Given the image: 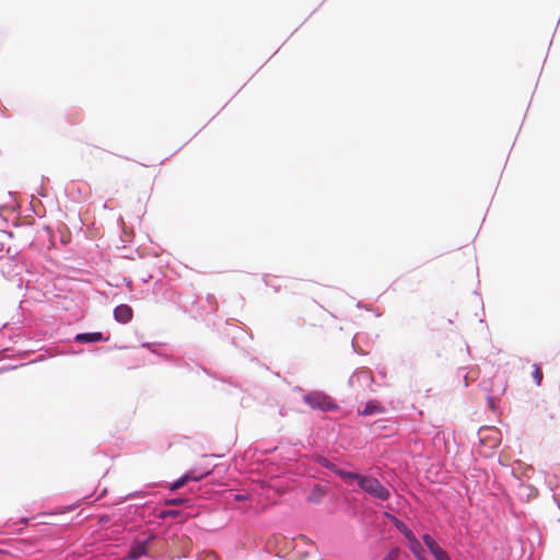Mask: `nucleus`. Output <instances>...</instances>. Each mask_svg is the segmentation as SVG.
Listing matches in <instances>:
<instances>
[{
	"mask_svg": "<svg viewBox=\"0 0 560 560\" xmlns=\"http://www.w3.org/2000/svg\"><path fill=\"white\" fill-rule=\"evenodd\" d=\"M480 454L491 456L493 451L501 444V432L498 428L486 427L478 431Z\"/></svg>",
	"mask_w": 560,
	"mask_h": 560,
	"instance_id": "1",
	"label": "nucleus"
},
{
	"mask_svg": "<svg viewBox=\"0 0 560 560\" xmlns=\"http://www.w3.org/2000/svg\"><path fill=\"white\" fill-rule=\"evenodd\" d=\"M361 490L372 495L375 499H380L382 501H386L390 497V492L386 489L378 479L372 476H365L359 474V477L355 481Z\"/></svg>",
	"mask_w": 560,
	"mask_h": 560,
	"instance_id": "2",
	"label": "nucleus"
},
{
	"mask_svg": "<svg viewBox=\"0 0 560 560\" xmlns=\"http://www.w3.org/2000/svg\"><path fill=\"white\" fill-rule=\"evenodd\" d=\"M304 401L312 408L322 411L337 410V404L328 395L322 393H311L304 396Z\"/></svg>",
	"mask_w": 560,
	"mask_h": 560,
	"instance_id": "3",
	"label": "nucleus"
},
{
	"mask_svg": "<svg viewBox=\"0 0 560 560\" xmlns=\"http://www.w3.org/2000/svg\"><path fill=\"white\" fill-rule=\"evenodd\" d=\"M114 317L121 324L129 323L133 317L132 308L127 304H120L114 310Z\"/></svg>",
	"mask_w": 560,
	"mask_h": 560,
	"instance_id": "4",
	"label": "nucleus"
},
{
	"mask_svg": "<svg viewBox=\"0 0 560 560\" xmlns=\"http://www.w3.org/2000/svg\"><path fill=\"white\" fill-rule=\"evenodd\" d=\"M149 542H150V538L148 540H144V541H136L131 546V548H130V550L128 552L127 559H129V560H137L140 557L144 556L147 553Z\"/></svg>",
	"mask_w": 560,
	"mask_h": 560,
	"instance_id": "5",
	"label": "nucleus"
},
{
	"mask_svg": "<svg viewBox=\"0 0 560 560\" xmlns=\"http://www.w3.org/2000/svg\"><path fill=\"white\" fill-rule=\"evenodd\" d=\"M208 472H205V474H201V475H195L192 471H189L187 474H185L184 476H182L179 479H177L173 486L171 487L172 490H177L179 488H182L186 482L190 481V480H200L202 479L205 476H207Z\"/></svg>",
	"mask_w": 560,
	"mask_h": 560,
	"instance_id": "6",
	"label": "nucleus"
},
{
	"mask_svg": "<svg viewBox=\"0 0 560 560\" xmlns=\"http://www.w3.org/2000/svg\"><path fill=\"white\" fill-rule=\"evenodd\" d=\"M74 340L78 342L90 343V342L103 341L104 337H103L102 332H85V334H78L75 336Z\"/></svg>",
	"mask_w": 560,
	"mask_h": 560,
	"instance_id": "7",
	"label": "nucleus"
},
{
	"mask_svg": "<svg viewBox=\"0 0 560 560\" xmlns=\"http://www.w3.org/2000/svg\"><path fill=\"white\" fill-rule=\"evenodd\" d=\"M326 495V489L323 486L316 485L310 495L307 497V501L310 503L317 504L322 501V499Z\"/></svg>",
	"mask_w": 560,
	"mask_h": 560,
	"instance_id": "8",
	"label": "nucleus"
},
{
	"mask_svg": "<svg viewBox=\"0 0 560 560\" xmlns=\"http://www.w3.org/2000/svg\"><path fill=\"white\" fill-rule=\"evenodd\" d=\"M385 409L383 406H381L378 402L376 401H369L364 409L360 412L361 415L363 416H370V415H374V413H381V412H384Z\"/></svg>",
	"mask_w": 560,
	"mask_h": 560,
	"instance_id": "9",
	"label": "nucleus"
},
{
	"mask_svg": "<svg viewBox=\"0 0 560 560\" xmlns=\"http://www.w3.org/2000/svg\"><path fill=\"white\" fill-rule=\"evenodd\" d=\"M336 475L339 476L343 481L348 483H352L357 481L359 474L358 472H351L343 469H336Z\"/></svg>",
	"mask_w": 560,
	"mask_h": 560,
	"instance_id": "10",
	"label": "nucleus"
},
{
	"mask_svg": "<svg viewBox=\"0 0 560 560\" xmlns=\"http://www.w3.org/2000/svg\"><path fill=\"white\" fill-rule=\"evenodd\" d=\"M409 548L412 551V553L419 559V560H425L422 557V547L421 544L417 538H412L411 541H409Z\"/></svg>",
	"mask_w": 560,
	"mask_h": 560,
	"instance_id": "11",
	"label": "nucleus"
},
{
	"mask_svg": "<svg viewBox=\"0 0 560 560\" xmlns=\"http://www.w3.org/2000/svg\"><path fill=\"white\" fill-rule=\"evenodd\" d=\"M422 539H423V542L425 544V546L432 552V555H434L436 552V550L441 549L440 546L434 541V539L430 535H428V534L423 535Z\"/></svg>",
	"mask_w": 560,
	"mask_h": 560,
	"instance_id": "12",
	"label": "nucleus"
},
{
	"mask_svg": "<svg viewBox=\"0 0 560 560\" xmlns=\"http://www.w3.org/2000/svg\"><path fill=\"white\" fill-rule=\"evenodd\" d=\"M396 527L402 533L408 541H411L412 538H416L413 533L404 523L397 522Z\"/></svg>",
	"mask_w": 560,
	"mask_h": 560,
	"instance_id": "13",
	"label": "nucleus"
},
{
	"mask_svg": "<svg viewBox=\"0 0 560 560\" xmlns=\"http://www.w3.org/2000/svg\"><path fill=\"white\" fill-rule=\"evenodd\" d=\"M533 378L537 386H539L541 384L542 371L538 364L533 365Z\"/></svg>",
	"mask_w": 560,
	"mask_h": 560,
	"instance_id": "14",
	"label": "nucleus"
},
{
	"mask_svg": "<svg viewBox=\"0 0 560 560\" xmlns=\"http://www.w3.org/2000/svg\"><path fill=\"white\" fill-rule=\"evenodd\" d=\"M433 556L436 560H451L446 551H444L442 548L440 550H436V552Z\"/></svg>",
	"mask_w": 560,
	"mask_h": 560,
	"instance_id": "15",
	"label": "nucleus"
},
{
	"mask_svg": "<svg viewBox=\"0 0 560 560\" xmlns=\"http://www.w3.org/2000/svg\"><path fill=\"white\" fill-rule=\"evenodd\" d=\"M398 555H399V550L398 549H392L384 558L383 560H397L398 558Z\"/></svg>",
	"mask_w": 560,
	"mask_h": 560,
	"instance_id": "16",
	"label": "nucleus"
},
{
	"mask_svg": "<svg viewBox=\"0 0 560 560\" xmlns=\"http://www.w3.org/2000/svg\"><path fill=\"white\" fill-rule=\"evenodd\" d=\"M323 465H324L326 468H328V469H330L331 471H334L335 474H336V469H339L335 464H332V463H330V462H328V460H326V459L323 462Z\"/></svg>",
	"mask_w": 560,
	"mask_h": 560,
	"instance_id": "17",
	"label": "nucleus"
},
{
	"mask_svg": "<svg viewBox=\"0 0 560 560\" xmlns=\"http://www.w3.org/2000/svg\"><path fill=\"white\" fill-rule=\"evenodd\" d=\"M182 502H184L183 499H174V500L168 501V504H179Z\"/></svg>",
	"mask_w": 560,
	"mask_h": 560,
	"instance_id": "18",
	"label": "nucleus"
},
{
	"mask_svg": "<svg viewBox=\"0 0 560 560\" xmlns=\"http://www.w3.org/2000/svg\"><path fill=\"white\" fill-rule=\"evenodd\" d=\"M206 560H217V556L213 553H210L206 557Z\"/></svg>",
	"mask_w": 560,
	"mask_h": 560,
	"instance_id": "19",
	"label": "nucleus"
}]
</instances>
